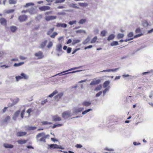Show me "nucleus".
<instances>
[{
	"instance_id": "nucleus-1",
	"label": "nucleus",
	"mask_w": 153,
	"mask_h": 153,
	"mask_svg": "<svg viewBox=\"0 0 153 153\" xmlns=\"http://www.w3.org/2000/svg\"><path fill=\"white\" fill-rule=\"evenodd\" d=\"M12 103H10V106H12L18 102L19 99L16 97H13L10 99Z\"/></svg>"
},
{
	"instance_id": "nucleus-2",
	"label": "nucleus",
	"mask_w": 153,
	"mask_h": 153,
	"mask_svg": "<svg viewBox=\"0 0 153 153\" xmlns=\"http://www.w3.org/2000/svg\"><path fill=\"white\" fill-rule=\"evenodd\" d=\"M72 116L70 111H67L63 112L62 115V117L64 119H67Z\"/></svg>"
},
{
	"instance_id": "nucleus-3",
	"label": "nucleus",
	"mask_w": 153,
	"mask_h": 153,
	"mask_svg": "<svg viewBox=\"0 0 153 153\" xmlns=\"http://www.w3.org/2000/svg\"><path fill=\"white\" fill-rule=\"evenodd\" d=\"M34 55L35 56L37 57V59H42L44 57L43 52L41 51H39L35 53Z\"/></svg>"
},
{
	"instance_id": "nucleus-4",
	"label": "nucleus",
	"mask_w": 153,
	"mask_h": 153,
	"mask_svg": "<svg viewBox=\"0 0 153 153\" xmlns=\"http://www.w3.org/2000/svg\"><path fill=\"white\" fill-rule=\"evenodd\" d=\"M27 19V16L25 15H21L19 17V20L20 22L25 21Z\"/></svg>"
},
{
	"instance_id": "nucleus-5",
	"label": "nucleus",
	"mask_w": 153,
	"mask_h": 153,
	"mask_svg": "<svg viewBox=\"0 0 153 153\" xmlns=\"http://www.w3.org/2000/svg\"><path fill=\"white\" fill-rule=\"evenodd\" d=\"M84 109L83 107H76L74 108V113H79L81 112Z\"/></svg>"
},
{
	"instance_id": "nucleus-6",
	"label": "nucleus",
	"mask_w": 153,
	"mask_h": 153,
	"mask_svg": "<svg viewBox=\"0 0 153 153\" xmlns=\"http://www.w3.org/2000/svg\"><path fill=\"white\" fill-rule=\"evenodd\" d=\"M56 16H46L45 17V19L46 21H48L50 20L56 19Z\"/></svg>"
},
{
	"instance_id": "nucleus-7",
	"label": "nucleus",
	"mask_w": 153,
	"mask_h": 153,
	"mask_svg": "<svg viewBox=\"0 0 153 153\" xmlns=\"http://www.w3.org/2000/svg\"><path fill=\"white\" fill-rule=\"evenodd\" d=\"M50 7L48 6H43L40 7L39 8V9L41 11H45L46 10H50Z\"/></svg>"
},
{
	"instance_id": "nucleus-8",
	"label": "nucleus",
	"mask_w": 153,
	"mask_h": 153,
	"mask_svg": "<svg viewBox=\"0 0 153 153\" xmlns=\"http://www.w3.org/2000/svg\"><path fill=\"white\" fill-rule=\"evenodd\" d=\"M28 12L31 15L36 13L37 12L33 7H31L28 10Z\"/></svg>"
},
{
	"instance_id": "nucleus-9",
	"label": "nucleus",
	"mask_w": 153,
	"mask_h": 153,
	"mask_svg": "<svg viewBox=\"0 0 153 153\" xmlns=\"http://www.w3.org/2000/svg\"><path fill=\"white\" fill-rule=\"evenodd\" d=\"M48 42L47 40H45L43 41L40 44L39 48L42 49H44L46 45Z\"/></svg>"
},
{
	"instance_id": "nucleus-10",
	"label": "nucleus",
	"mask_w": 153,
	"mask_h": 153,
	"mask_svg": "<svg viewBox=\"0 0 153 153\" xmlns=\"http://www.w3.org/2000/svg\"><path fill=\"white\" fill-rule=\"evenodd\" d=\"M62 48V45L61 44H59L56 45V50L57 52H63Z\"/></svg>"
},
{
	"instance_id": "nucleus-11",
	"label": "nucleus",
	"mask_w": 153,
	"mask_h": 153,
	"mask_svg": "<svg viewBox=\"0 0 153 153\" xmlns=\"http://www.w3.org/2000/svg\"><path fill=\"white\" fill-rule=\"evenodd\" d=\"M44 137V133L42 132L41 133H39L36 135V138L37 140V141H38V139L39 138H42Z\"/></svg>"
},
{
	"instance_id": "nucleus-12",
	"label": "nucleus",
	"mask_w": 153,
	"mask_h": 153,
	"mask_svg": "<svg viewBox=\"0 0 153 153\" xmlns=\"http://www.w3.org/2000/svg\"><path fill=\"white\" fill-rule=\"evenodd\" d=\"M101 82V80L100 79H98L96 80L93 81L91 82V83H90V85H97L99 83H100Z\"/></svg>"
},
{
	"instance_id": "nucleus-13",
	"label": "nucleus",
	"mask_w": 153,
	"mask_h": 153,
	"mask_svg": "<svg viewBox=\"0 0 153 153\" xmlns=\"http://www.w3.org/2000/svg\"><path fill=\"white\" fill-rule=\"evenodd\" d=\"M20 111L19 110L17 111L14 114L13 117V119L14 120H16L17 117H18L20 114Z\"/></svg>"
},
{
	"instance_id": "nucleus-14",
	"label": "nucleus",
	"mask_w": 153,
	"mask_h": 153,
	"mask_svg": "<svg viewBox=\"0 0 153 153\" xmlns=\"http://www.w3.org/2000/svg\"><path fill=\"white\" fill-rule=\"evenodd\" d=\"M21 75L23 79L27 80L29 79V76L24 73H21Z\"/></svg>"
},
{
	"instance_id": "nucleus-15",
	"label": "nucleus",
	"mask_w": 153,
	"mask_h": 153,
	"mask_svg": "<svg viewBox=\"0 0 153 153\" xmlns=\"http://www.w3.org/2000/svg\"><path fill=\"white\" fill-rule=\"evenodd\" d=\"M27 134L26 132L19 131L17 133L16 135L18 137H22L25 136Z\"/></svg>"
},
{
	"instance_id": "nucleus-16",
	"label": "nucleus",
	"mask_w": 153,
	"mask_h": 153,
	"mask_svg": "<svg viewBox=\"0 0 153 153\" xmlns=\"http://www.w3.org/2000/svg\"><path fill=\"white\" fill-rule=\"evenodd\" d=\"M63 95V93H60L58 94L57 95H56L54 98L57 101L60 98H61Z\"/></svg>"
},
{
	"instance_id": "nucleus-17",
	"label": "nucleus",
	"mask_w": 153,
	"mask_h": 153,
	"mask_svg": "<svg viewBox=\"0 0 153 153\" xmlns=\"http://www.w3.org/2000/svg\"><path fill=\"white\" fill-rule=\"evenodd\" d=\"M50 149H59V146L56 144H51L48 145Z\"/></svg>"
},
{
	"instance_id": "nucleus-18",
	"label": "nucleus",
	"mask_w": 153,
	"mask_h": 153,
	"mask_svg": "<svg viewBox=\"0 0 153 153\" xmlns=\"http://www.w3.org/2000/svg\"><path fill=\"white\" fill-rule=\"evenodd\" d=\"M57 27H62L65 28L67 26V25L65 23H58L56 25Z\"/></svg>"
},
{
	"instance_id": "nucleus-19",
	"label": "nucleus",
	"mask_w": 153,
	"mask_h": 153,
	"mask_svg": "<svg viewBox=\"0 0 153 153\" xmlns=\"http://www.w3.org/2000/svg\"><path fill=\"white\" fill-rule=\"evenodd\" d=\"M0 22L2 25H6L7 21L4 18H2L0 19Z\"/></svg>"
},
{
	"instance_id": "nucleus-20",
	"label": "nucleus",
	"mask_w": 153,
	"mask_h": 153,
	"mask_svg": "<svg viewBox=\"0 0 153 153\" xmlns=\"http://www.w3.org/2000/svg\"><path fill=\"white\" fill-rule=\"evenodd\" d=\"M26 129L28 131L33 130L36 129V128L35 126H26Z\"/></svg>"
},
{
	"instance_id": "nucleus-21",
	"label": "nucleus",
	"mask_w": 153,
	"mask_h": 153,
	"mask_svg": "<svg viewBox=\"0 0 153 153\" xmlns=\"http://www.w3.org/2000/svg\"><path fill=\"white\" fill-rule=\"evenodd\" d=\"M91 104V103L90 101H85L82 102V105L83 106L87 107L89 106Z\"/></svg>"
},
{
	"instance_id": "nucleus-22",
	"label": "nucleus",
	"mask_w": 153,
	"mask_h": 153,
	"mask_svg": "<svg viewBox=\"0 0 153 153\" xmlns=\"http://www.w3.org/2000/svg\"><path fill=\"white\" fill-rule=\"evenodd\" d=\"M81 42V40L79 39H73V42H72V45H74L75 44L79 43Z\"/></svg>"
},
{
	"instance_id": "nucleus-23",
	"label": "nucleus",
	"mask_w": 153,
	"mask_h": 153,
	"mask_svg": "<svg viewBox=\"0 0 153 153\" xmlns=\"http://www.w3.org/2000/svg\"><path fill=\"white\" fill-rule=\"evenodd\" d=\"M115 37V35L114 34H111L107 38V40L108 41L111 40H113Z\"/></svg>"
},
{
	"instance_id": "nucleus-24",
	"label": "nucleus",
	"mask_w": 153,
	"mask_h": 153,
	"mask_svg": "<svg viewBox=\"0 0 153 153\" xmlns=\"http://www.w3.org/2000/svg\"><path fill=\"white\" fill-rule=\"evenodd\" d=\"M53 120L55 122L60 121L61 120V118L60 117L57 116H55L53 117Z\"/></svg>"
},
{
	"instance_id": "nucleus-25",
	"label": "nucleus",
	"mask_w": 153,
	"mask_h": 153,
	"mask_svg": "<svg viewBox=\"0 0 153 153\" xmlns=\"http://www.w3.org/2000/svg\"><path fill=\"white\" fill-rule=\"evenodd\" d=\"M110 82L109 81L107 80L105 81L103 83V87L104 88H106L109 84Z\"/></svg>"
},
{
	"instance_id": "nucleus-26",
	"label": "nucleus",
	"mask_w": 153,
	"mask_h": 153,
	"mask_svg": "<svg viewBox=\"0 0 153 153\" xmlns=\"http://www.w3.org/2000/svg\"><path fill=\"white\" fill-rule=\"evenodd\" d=\"M90 38L89 36H88L85 40L82 42V44L83 45H85L88 43L90 41Z\"/></svg>"
},
{
	"instance_id": "nucleus-27",
	"label": "nucleus",
	"mask_w": 153,
	"mask_h": 153,
	"mask_svg": "<svg viewBox=\"0 0 153 153\" xmlns=\"http://www.w3.org/2000/svg\"><path fill=\"white\" fill-rule=\"evenodd\" d=\"M24 64V62H20L19 63H15L14 64L13 66L15 67H19L22 65Z\"/></svg>"
},
{
	"instance_id": "nucleus-28",
	"label": "nucleus",
	"mask_w": 153,
	"mask_h": 153,
	"mask_svg": "<svg viewBox=\"0 0 153 153\" xmlns=\"http://www.w3.org/2000/svg\"><path fill=\"white\" fill-rule=\"evenodd\" d=\"M75 70L74 69V68H72L71 69H69V70H68L67 71H62V72H61V73H59L58 74H57L55 76L58 75H60L61 74H63V73H65L67 71H70L73 70Z\"/></svg>"
},
{
	"instance_id": "nucleus-29",
	"label": "nucleus",
	"mask_w": 153,
	"mask_h": 153,
	"mask_svg": "<svg viewBox=\"0 0 153 153\" xmlns=\"http://www.w3.org/2000/svg\"><path fill=\"white\" fill-rule=\"evenodd\" d=\"M102 88V85H100L97 86L94 89V91H98L101 90Z\"/></svg>"
},
{
	"instance_id": "nucleus-30",
	"label": "nucleus",
	"mask_w": 153,
	"mask_h": 153,
	"mask_svg": "<svg viewBox=\"0 0 153 153\" xmlns=\"http://www.w3.org/2000/svg\"><path fill=\"white\" fill-rule=\"evenodd\" d=\"M15 78L16 81L17 82H18L19 80H20L21 79H23L22 78L21 75V74L20 75L16 76L15 77Z\"/></svg>"
},
{
	"instance_id": "nucleus-31",
	"label": "nucleus",
	"mask_w": 153,
	"mask_h": 153,
	"mask_svg": "<svg viewBox=\"0 0 153 153\" xmlns=\"http://www.w3.org/2000/svg\"><path fill=\"white\" fill-rule=\"evenodd\" d=\"M76 4L74 3H71L69 5V6L74 8L79 9V7L76 6Z\"/></svg>"
},
{
	"instance_id": "nucleus-32",
	"label": "nucleus",
	"mask_w": 153,
	"mask_h": 153,
	"mask_svg": "<svg viewBox=\"0 0 153 153\" xmlns=\"http://www.w3.org/2000/svg\"><path fill=\"white\" fill-rule=\"evenodd\" d=\"M34 5V4L32 2L28 3H27L26 5L24 6V7H27L29 6H33Z\"/></svg>"
},
{
	"instance_id": "nucleus-33",
	"label": "nucleus",
	"mask_w": 153,
	"mask_h": 153,
	"mask_svg": "<svg viewBox=\"0 0 153 153\" xmlns=\"http://www.w3.org/2000/svg\"><path fill=\"white\" fill-rule=\"evenodd\" d=\"M57 91L56 90L54 91L53 93H52L51 94H50L48 96V97H53L55 94H57Z\"/></svg>"
},
{
	"instance_id": "nucleus-34",
	"label": "nucleus",
	"mask_w": 153,
	"mask_h": 153,
	"mask_svg": "<svg viewBox=\"0 0 153 153\" xmlns=\"http://www.w3.org/2000/svg\"><path fill=\"white\" fill-rule=\"evenodd\" d=\"M57 91L56 90L54 91L53 93H52L51 94H50L48 96V97H53L55 94H57Z\"/></svg>"
},
{
	"instance_id": "nucleus-35",
	"label": "nucleus",
	"mask_w": 153,
	"mask_h": 153,
	"mask_svg": "<svg viewBox=\"0 0 153 153\" xmlns=\"http://www.w3.org/2000/svg\"><path fill=\"white\" fill-rule=\"evenodd\" d=\"M57 91L56 90L54 91L53 93H52L51 94H50L48 96V97H53L55 94H57Z\"/></svg>"
},
{
	"instance_id": "nucleus-36",
	"label": "nucleus",
	"mask_w": 153,
	"mask_h": 153,
	"mask_svg": "<svg viewBox=\"0 0 153 153\" xmlns=\"http://www.w3.org/2000/svg\"><path fill=\"white\" fill-rule=\"evenodd\" d=\"M57 91L56 90L54 91L53 93H52L51 94H50L48 96V97H53L55 94H57Z\"/></svg>"
},
{
	"instance_id": "nucleus-37",
	"label": "nucleus",
	"mask_w": 153,
	"mask_h": 153,
	"mask_svg": "<svg viewBox=\"0 0 153 153\" xmlns=\"http://www.w3.org/2000/svg\"><path fill=\"white\" fill-rule=\"evenodd\" d=\"M118 45V42L116 41H113L110 44L111 46H116Z\"/></svg>"
},
{
	"instance_id": "nucleus-38",
	"label": "nucleus",
	"mask_w": 153,
	"mask_h": 153,
	"mask_svg": "<svg viewBox=\"0 0 153 153\" xmlns=\"http://www.w3.org/2000/svg\"><path fill=\"white\" fill-rule=\"evenodd\" d=\"M79 4L81 7H86L88 6V4L86 3H79Z\"/></svg>"
},
{
	"instance_id": "nucleus-39",
	"label": "nucleus",
	"mask_w": 153,
	"mask_h": 153,
	"mask_svg": "<svg viewBox=\"0 0 153 153\" xmlns=\"http://www.w3.org/2000/svg\"><path fill=\"white\" fill-rule=\"evenodd\" d=\"M82 71V70L76 71H72V72L67 73H65V74H63H63H61L60 75H59V76H62V75H65V74H70V73H73L76 72H77L80 71Z\"/></svg>"
},
{
	"instance_id": "nucleus-40",
	"label": "nucleus",
	"mask_w": 153,
	"mask_h": 153,
	"mask_svg": "<svg viewBox=\"0 0 153 153\" xmlns=\"http://www.w3.org/2000/svg\"><path fill=\"white\" fill-rule=\"evenodd\" d=\"M124 36V35L122 33H119L117 35V38L118 39L122 38Z\"/></svg>"
},
{
	"instance_id": "nucleus-41",
	"label": "nucleus",
	"mask_w": 153,
	"mask_h": 153,
	"mask_svg": "<svg viewBox=\"0 0 153 153\" xmlns=\"http://www.w3.org/2000/svg\"><path fill=\"white\" fill-rule=\"evenodd\" d=\"M106 33V31L105 30H102L101 32L100 35L102 36H105V35Z\"/></svg>"
},
{
	"instance_id": "nucleus-42",
	"label": "nucleus",
	"mask_w": 153,
	"mask_h": 153,
	"mask_svg": "<svg viewBox=\"0 0 153 153\" xmlns=\"http://www.w3.org/2000/svg\"><path fill=\"white\" fill-rule=\"evenodd\" d=\"M97 36L94 37L91 41V43H94L95 42L97 39Z\"/></svg>"
},
{
	"instance_id": "nucleus-43",
	"label": "nucleus",
	"mask_w": 153,
	"mask_h": 153,
	"mask_svg": "<svg viewBox=\"0 0 153 153\" xmlns=\"http://www.w3.org/2000/svg\"><path fill=\"white\" fill-rule=\"evenodd\" d=\"M92 111V109H87L86 110H85V111H83L82 113V114L83 115H85V114H86L88 112Z\"/></svg>"
},
{
	"instance_id": "nucleus-44",
	"label": "nucleus",
	"mask_w": 153,
	"mask_h": 153,
	"mask_svg": "<svg viewBox=\"0 0 153 153\" xmlns=\"http://www.w3.org/2000/svg\"><path fill=\"white\" fill-rule=\"evenodd\" d=\"M92 111V109H87L86 110H85V111H83L82 113V114L83 115H85V114H86L88 112Z\"/></svg>"
},
{
	"instance_id": "nucleus-45",
	"label": "nucleus",
	"mask_w": 153,
	"mask_h": 153,
	"mask_svg": "<svg viewBox=\"0 0 153 153\" xmlns=\"http://www.w3.org/2000/svg\"><path fill=\"white\" fill-rule=\"evenodd\" d=\"M17 142L19 144H23L27 142L26 140H19L17 141Z\"/></svg>"
},
{
	"instance_id": "nucleus-46",
	"label": "nucleus",
	"mask_w": 153,
	"mask_h": 153,
	"mask_svg": "<svg viewBox=\"0 0 153 153\" xmlns=\"http://www.w3.org/2000/svg\"><path fill=\"white\" fill-rule=\"evenodd\" d=\"M10 30L12 32H14L16 30V27L15 26H12L10 27Z\"/></svg>"
},
{
	"instance_id": "nucleus-47",
	"label": "nucleus",
	"mask_w": 153,
	"mask_h": 153,
	"mask_svg": "<svg viewBox=\"0 0 153 153\" xmlns=\"http://www.w3.org/2000/svg\"><path fill=\"white\" fill-rule=\"evenodd\" d=\"M76 33H86L85 31L83 30H76Z\"/></svg>"
},
{
	"instance_id": "nucleus-48",
	"label": "nucleus",
	"mask_w": 153,
	"mask_h": 153,
	"mask_svg": "<svg viewBox=\"0 0 153 153\" xmlns=\"http://www.w3.org/2000/svg\"><path fill=\"white\" fill-rule=\"evenodd\" d=\"M43 125H50L52 124L51 123L48 122L46 121H42V122Z\"/></svg>"
},
{
	"instance_id": "nucleus-49",
	"label": "nucleus",
	"mask_w": 153,
	"mask_h": 153,
	"mask_svg": "<svg viewBox=\"0 0 153 153\" xmlns=\"http://www.w3.org/2000/svg\"><path fill=\"white\" fill-rule=\"evenodd\" d=\"M52 46L53 43L52 42L50 41L48 43V45L47 46V47L48 48H49L51 47Z\"/></svg>"
},
{
	"instance_id": "nucleus-50",
	"label": "nucleus",
	"mask_w": 153,
	"mask_h": 153,
	"mask_svg": "<svg viewBox=\"0 0 153 153\" xmlns=\"http://www.w3.org/2000/svg\"><path fill=\"white\" fill-rule=\"evenodd\" d=\"M110 88V86H109L107 88H106L103 91V95L104 96L105 95V93H106L107 91H109V89Z\"/></svg>"
},
{
	"instance_id": "nucleus-51",
	"label": "nucleus",
	"mask_w": 153,
	"mask_h": 153,
	"mask_svg": "<svg viewBox=\"0 0 153 153\" xmlns=\"http://www.w3.org/2000/svg\"><path fill=\"white\" fill-rule=\"evenodd\" d=\"M143 25L144 27H146L148 26L149 24L146 21H145L143 22Z\"/></svg>"
},
{
	"instance_id": "nucleus-52",
	"label": "nucleus",
	"mask_w": 153,
	"mask_h": 153,
	"mask_svg": "<svg viewBox=\"0 0 153 153\" xmlns=\"http://www.w3.org/2000/svg\"><path fill=\"white\" fill-rule=\"evenodd\" d=\"M58 33L56 32H54L52 34L50 35V37L51 38H54L55 36L57 35Z\"/></svg>"
},
{
	"instance_id": "nucleus-53",
	"label": "nucleus",
	"mask_w": 153,
	"mask_h": 153,
	"mask_svg": "<svg viewBox=\"0 0 153 153\" xmlns=\"http://www.w3.org/2000/svg\"><path fill=\"white\" fill-rule=\"evenodd\" d=\"M76 20L72 21H70L68 22V24L70 25H72L74 24H76Z\"/></svg>"
},
{
	"instance_id": "nucleus-54",
	"label": "nucleus",
	"mask_w": 153,
	"mask_h": 153,
	"mask_svg": "<svg viewBox=\"0 0 153 153\" xmlns=\"http://www.w3.org/2000/svg\"><path fill=\"white\" fill-rule=\"evenodd\" d=\"M39 141L41 142L45 143L46 142L45 139L44 138V137L40 138L39 139H38V141Z\"/></svg>"
},
{
	"instance_id": "nucleus-55",
	"label": "nucleus",
	"mask_w": 153,
	"mask_h": 153,
	"mask_svg": "<svg viewBox=\"0 0 153 153\" xmlns=\"http://www.w3.org/2000/svg\"><path fill=\"white\" fill-rule=\"evenodd\" d=\"M65 1V0H56L55 1V3L56 4L58 3H61L64 2Z\"/></svg>"
},
{
	"instance_id": "nucleus-56",
	"label": "nucleus",
	"mask_w": 153,
	"mask_h": 153,
	"mask_svg": "<svg viewBox=\"0 0 153 153\" xmlns=\"http://www.w3.org/2000/svg\"><path fill=\"white\" fill-rule=\"evenodd\" d=\"M85 22H86L85 19H82L79 21V23L80 24H82L84 23Z\"/></svg>"
},
{
	"instance_id": "nucleus-57",
	"label": "nucleus",
	"mask_w": 153,
	"mask_h": 153,
	"mask_svg": "<svg viewBox=\"0 0 153 153\" xmlns=\"http://www.w3.org/2000/svg\"><path fill=\"white\" fill-rule=\"evenodd\" d=\"M17 3V0H10V4H15Z\"/></svg>"
},
{
	"instance_id": "nucleus-58",
	"label": "nucleus",
	"mask_w": 153,
	"mask_h": 153,
	"mask_svg": "<svg viewBox=\"0 0 153 153\" xmlns=\"http://www.w3.org/2000/svg\"><path fill=\"white\" fill-rule=\"evenodd\" d=\"M62 126V124H55L52 127V128H54L56 127L61 126Z\"/></svg>"
},
{
	"instance_id": "nucleus-59",
	"label": "nucleus",
	"mask_w": 153,
	"mask_h": 153,
	"mask_svg": "<svg viewBox=\"0 0 153 153\" xmlns=\"http://www.w3.org/2000/svg\"><path fill=\"white\" fill-rule=\"evenodd\" d=\"M119 69V68H116L115 69H109V72L112 71V72H115L117 70H118Z\"/></svg>"
},
{
	"instance_id": "nucleus-60",
	"label": "nucleus",
	"mask_w": 153,
	"mask_h": 153,
	"mask_svg": "<svg viewBox=\"0 0 153 153\" xmlns=\"http://www.w3.org/2000/svg\"><path fill=\"white\" fill-rule=\"evenodd\" d=\"M102 91H100L97 93L96 95V97H99L102 93Z\"/></svg>"
},
{
	"instance_id": "nucleus-61",
	"label": "nucleus",
	"mask_w": 153,
	"mask_h": 153,
	"mask_svg": "<svg viewBox=\"0 0 153 153\" xmlns=\"http://www.w3.org/2000/svg\"><path fill=\"white\" fill-rule=\"evenodd\" d=\"M10 119V117L9 116H7L3 120L4 122H6Z\"/></svg>"
},
{
	"instance_id": "nucleus-62",
	"label": "nucleus",
	"mask_w": 153,
	"mask_h": 153,
	"mask_svg": "<svg viewBox=\"0 0 153 153\" xmlns=\"http://www.w3.org/2000/svg\"><path fill=\"white\" fill-rule=\"evenodd\" d=\"M133 33L132 32H131L129 33L128 34V37H131L133 36Z\"/></svg>"
},
{
	"instance_id": "nucleus-63",
	"label": "nucleus",
	"mask_w": 153,
	"mask_h": 153,
	"mask_svg": "<svg viewBox=\"0 0 153 153\" xmlns=\"http://www.w3.org/2000/svg\"><path fill=\"white\" fill-rule=\"evenodd\" d=\"M146 47V45H143L142 46H141L140 48H139L137 50V51H138L140 50V49H143V48H145Z\"/></svg>"
},
{
	"instance_id": "nucleus-64",
	"label": "nucleus",
	"mask_w": 153,
	"mask_h": 153,
	"mask_svg": "<svg viewBox=\"0 0 153 153\" xmlns=\"http://www.w3.org/2000/svg\"><path fill=\"white\" fill-rule=\"evenodd\" d=\"M71 48L70 47H68L67 48V53H70L71 51Z\"/></svg>"
}]
</instances>
